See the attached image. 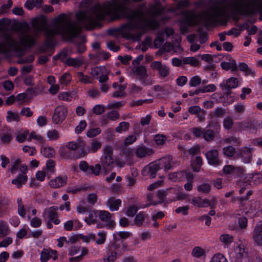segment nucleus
Returning a JSON list of instances; mask_svg holds the SVG:
<instances>
[{"label":"nucleus","instance_id":"nucleus-1","mask_svg":"<svg viewBox=\"0 0 262 262\" xmlns=\"http://www.w3.org/2000/svg\"><path fill=\"white\" fill-rule=\"evenodd\" d=\"M130 0H112L103 7L96 6L76 13L77 21L72 20L70 17L64 13L55 18L52 23V28L47 25L45 20L34 23V31L31 34L30 27L27 23L23 24V46L31 47L35 43V37L43 32L46 37L45 45L51 48L55 43V36L60 35L66 39H72L80 32L81 27L91 29L100 25V21L106 16H114L118 18H125L126 24L120 27L111 29L109 34L118 36H122L126 39L139 40L143 35L142 32H135L136 28L144 30L145 25L151 27L157 26L154 20H145L143 12L134 11L128 6Z\"/></svg>","mask_w":262,"mask_h":262},{"label":"nucleus","instance_id":"nucleus-2","mask_svg":"<svg viewBox=\"0 0 262 262\" xmlns=\"http://www.w3.org/2000/svg\"><path fill=\"white\" fill-rule=\"evenodd\" d=\"M242 10V5L229 2L227 4L220 1L215 2L209 11H204L198 14L194 11L184 13L186 20L189 26H194L201 21L207 25L215 24L221 21V19L230 12H238Z\"/></svg>","mask_w":262,"mask_h":262},{"label":"nucleus","instance_id":"nucleus-3","mask_svg":"<svg viewBox=\"0 0 262 262\" xmlns=\"http://www.w3.org/2000/svg\"><path fill=\"white\" fill-rule=\"evenodd\" d=\"M103 153L101 158V166L105 172L112 170L114 166L113 158V149L111 146H106L103 148Z\"/></svg>","mask_w":262,"mask_h":262},{"label":"nucleus","instance_id":"nucleus-4","mask_svg":"<svg viewBox=\"0 0 262 262\" xmlns=\"http://www.w3.org/2000/svg\"><path fill=\"white\" fill-rule=\"evenodd\" d=\"M167 195L169 202L182 201L188 198V195L183 191L182 188L180 186L167 189Z\"/></svg>","mask_w":262,"mask_h":262},{"label":"nucleus","instance_id":"nucleus-5","mask_svg":"<svg viewBox=\"0 0 262 262\" xmlns=\"http://www.w3.org/2000/svg\"><path fill=\"white\" fill-rule=\"evenodd\" d=\"M150 67L154 71H157L160 78L167 77L170 74V68L166 64L162 63L160 61H155L151 63Z\"/></svg>","mask_w":262,"mask_h":262},{"label":"nucleus","instance_id":"nucleus-6","mask_svg":"<svg viewBox=\"0 0 262 262\" xmlns=\"http://www.w3.org/2000/svg\"><path fill=\"white\" fill-rule=\"evenodd\" d=\"M160 168L167 171L173 169L179 163L177 161H173L172 156L167 155L157 161Z\"/></svg>","mask_w":262,"mask_h":262},{"label":"nucleus","instance_id":"nucleus-7","mask_svg":"<svg viewBox=\"0 0 262 262\" xmlns=\"http://www.w3.org/2000/svg\"><path fill=\"white\" fill-rule=\"evenodd\" d=\"M80 169L88 174H93L95 176H98L101 170V165L97 164L95 166L89 165L85 161H81L79 163Z\"/></svg>","mask_w":262,"mask_h":262},{"label":"nucleus","instance_id":"nucleus-8","mask_svg":"<svg viewBox=\"0 0 262 262\" xmlns=\"http://www.w3.org/2000/svg\"><path fill=\"white\" fill-rule=\"evenodd\" d=\"M205 157L209 164L218 166L222 164V160L219 158V151L217 149H213L207 151Z\"/></svg>","mask_w":262,"mask_h":262},{"label":"nucleus","instance_id":"nucleus-9","mask_svg":"<svg viewBox=\"0 0 262 262\" xmlns=\"http://www.w3.org/2000/svg\"><path fill=\"white\" fill-rule=\"evenodd\" d=\"M67 113L68 111L66 107L63 105H59L55 108L52 117L53 122L56 124L61 123L64 120Z\"/></svg>","mask_w":262,"mask_h":262},{"label":"nucleus","instance_id":"nucleus-10","mask_svg":"<svg viewBox=\"0 0 262 262\" xmlns=\"http://www.w3.org/2000/svg\"><path fill=\"white\" fill-rule=\"evenodd\" d=\"M99 219L105 224L107 228H112L115 225V222L112 216L108 211L105 210H99Z\"/></svg>","mask_w":262,"mask_h":262},{"label":"nucleus","instance_id":"nucleus-11","mask_svg":"<svg viewBox=\"0 0 262 262\" xmlns=\"http://www.w3.org/2000/svg\"><path fill=\"white\" fill-rule=\"evenodd\" d=\"M84 144L81 139H78L76 142H69L66 145V147L70 150L75 151L78 148H80L82 150L81 153L76 156V158L84 157L88 154L86 151H84Z\"/></svg>","mask_w":262,"mask_h":262},{"label":"nucleus","instance_id":"nucleus-12","mask_svg":"<svg viewBox=\"0 0 262 262\" xmlns=\"http://www.w3.org/2000/svg\"><path fill=\"white\" fill-rule=\"evenodd\" d=\"M162 13V10L161 9H159V8H157V9H156L152 13V14L151 15V16L150 17H147V15L144 13H144V19L145 20H155L157 23V26L155 27H150V26H146V25H145V28L144 29V30H142L140 28H136L135 29V32H143V34L145 33V32H146V29L147 28H150V29H155L156 28H157L159 26V22L155 18V16H158L159 15H160L161 13Z\"/></svg>","mask_w":262,"mask_h":262},{"label":"nucleus","instance_id":"nucleus-13","mask_svg":"<svg viewBox=\"0 0 262 262\" xmlns=\"http://www.w3.org/2000/svg\"><path fill=\"white\" fill-rule=\"evenodd\" d=\"M253 151L254 149L253 148H250L247 146L243 147L240 149L239 156L244 163H249L251 162L252 152Z\"/></svg>","mask_w":262,"mask_h":262},{"label":"nucleus","instance_id":"nucleus-14","mask_svg":"<svg viewBox=\"0 0 262 262\" xmlns=\"http://www.w3.org/2000/svg\"><path fill=\"white\" fill-rule=\"evenodd\" d=\"M161 168L156 161L146 166L142 170V174L143 175H148L150 178H154L157 172Z\"/></svg>","mask_w":262,"mask_h":262},{"label":"nucleus","instance_id":"nucleus-15","mask_svg":"<svg viewBox=\"0 0 262 262\" xmlns=\"http://www.w3.org/2000/svg\"><path fill=\"white\" fill-rule=\"evenodd\" d=\"M244 6L252 13L260 11L262 10V0H248Z\"/></svg>","mask_w":262,"mask_h":262},{"label":"nucleus","instance_id":"nucleus-16","mask_svg":"<svg viewBox=\"0 0 262 262\" xmlns=\"http://www.w3.org/2000/svg\"><path fill=\"white\" fill-rule=\"evenodd\" d=\"M132 71L136 78L142 80L144 78H147L148 74L147 70L145 66L140 65L134 67L132 68Z\"/></svg>","mask_w":262,"mask_h":262},{"label":"nucleus","instance_id":"nucleus-17","mask_svg":"<svg viewBox=\"0 0 262 262\" xmlns=\"http://www.w3.org/2000/svg\"><path fill=\"white\" fill-rule=\"evenodd\" d=\"M252 237L256 245H262V221L255 226L253 230Z\"/></svg>","mask_w":262,"mask_h":262},{"label":"nucleus","instance_id":"nucleus-18","mask_svg":"<svg viewBox=\"0 0 262 262\" xmlns=\"http://www.w3.org/2000/svg\"><path fill=\"white\" fill-rule=\"evenodd\" d=\"M68 178L66 175H60L49 182V186L54 188H57L66 185Z\"/></svg>","mask_w":262,"mask_h":262},{"label":"nucleus","instance_id":"nucleus-19","mask_svg":"<svg viewBox=\"0 0 262 262\" xmlns=\"http://www.w3.org/2000/svg\"><path fill=\"white\" fill-rule=\"evenodd\" d=\"M55 260L57 258V251L52 249H43L40 253V260L41 262L47 261L49 258Z\"/></svg>","mask_w":262,"mask_h":262},{"label":"nucleus","instance_id":"nucleus-20","mask_svg":"<svg viewBox=\"0 0 262 262\" xmlns=\"http://www.w3.org/2000/svg\"><path fill=\"white\" fill-rule=\"evenodd\" d=\"M134 152L137 157L143 158L151 155L154 153V151L151 148L145 146H140L135 149Z\"/></svg>","mask_w":262,"mask_h":262},{"label":"nucleus","instance_id":"nucleus-21","mask_svg":"<svg viewBox=\"0 0 262 262\" xmlns=\"http://www.w3.org/2000/svg\"><path fill=\"white\" fill-rule=\"evenodd\" d=\"M121 200L112 197L106 202V206L111 211H117L121 205Z\"/></svg>","mask_w":262,"mask_h":262},{"label":"nucleus","instance_id":"nucleus-22","mask_svg":"<svg viewBox=\"0 0 262 262\" xmlns=\"http://www.w3.org/2000/svg\"><path fill=\"white\" fill-rule=\"evenodd\" d=\"M99 217V210H93L89 212V215L84 219L85 222L89 225L97 224V217Z\"/></svg>","mask_w":262,"mask_h":262},{"label":"nucleus","instance_id":"nucleus-23","mask_svg":"<svg viewBox=\"0 0 262 262\" xmlns=\"http://www.w3.org/2000/svg\"><path fill=\"white\" fill-rule=\"evenodd\" d=\"M191 203L199 208L206 207L210 205V201L207 199H202L201 197L195 196L191 199Z\"/></svg>","mask_w":262,"mask_h":262},{"label":"nucleus","instance_id":"nucleus-24","mask_svg":"<svg viewBox=\"0 0 262 262\" xmlns=\"http://www.w3.org/2000/svg\"><path fill=\"white\" fill-rule=\"evenodd\" d=\"M238 83V80L236 78L231 77L226 80L225 84H220V86L222 89L228 90L237 87Z\"/></svg>","mask_w":262,"mask_h":262},{"label":"nucleus","instance_id":"nucleus-25","mask_svg":"<svg viewBox=\"0 0 262 262\" xmlns=\"http://www.w3.org/2000/svg\"><path fill=\"white\" fill-rule=\"evenodd\" d=\"M58 208L57 206H52L48 209L45 210L43 212V217L45 218H48L49 220L52 221L57 216V213L56 210Z\"/></svg>","mask_w":262,"mask_h":262},{"label":"nucleus","instance_id":"nucleus-26","mask_svg":"<svg viewBox=\"0 0 262 262\" xmlns=\"http://www.w3.org/2000/svg\"><path fill=\"white\" fill-rule=\"evenodd\" d=\"M83 63V58L82 56L74 58H68L66 61V63L71 67L75 68H79L81 67Z\"/></svg>","mask_w":262,"mask_h":262},{"label":"nucleus","instance_id":"nucleus-27","mask_svg":"<svg viewBox=\"0 0 262 262\" xmlns=\"http://www.w3.org/2000/svg\"><path fill=\"white\" fill-rule=\"evenodd\" d=\"M191 254L194 258L202 259L206 257V251L204 248L196 246L192 249Z\"/></svg>","mask_w":262,"mask_h":262},{"label":"nucleus","instance_id":"nucleus-28","mask_svg":"<svg viewBox=\"0 0 262 262\" xmlns=\"http://www.w3.org/2000/svg\"><path fill=\"white\" fill-rule=\"evenodd\" d=\"M243 170V168L241 167H235L231 165H226L223 168L224 173L228 174L241 173Z\"/></svg>","mask_w":262,"mask_h":262},{"label":"nucleus","instance_id":"nucleus-29","mask_svg":"<svg viewBox=\"0 0 262 262\" xmlns=\"http://www.w3.org/2000/svg\"><path fill=\"white\" fill-rule=\"evenodd\" d=\"M17 204L18 214L22 217H25L26 211L30 209V207L25 206L21 198H17Z\"/></svg>","mask_w":262,"mask_h":262},{"label":"nucleus","instance_id":"nucleus-30","mask_svg":"<svg viewBox=\"0 0 262 262\" xmlns=\"http://www.w3.org/2000/svg\"><path fill=\"white\" fill-rule=\"evenodd\" d=\"M13 132L10 129L2 133L0 136L1 142L6 145L9 144L13 140Z\"/></svg>","mask_w":262,"mask_h":262},{"label":"nucleus","instance_id":"nucleus-31","mask_svg":"<svg viewBox=\"0 0 262 262\" xmlns=\"http://www.w3.org/2000/svg\"><path fill=\"white\" fill-rule=\"evenodd\" d=\"M185 170L170 173L168 178L173 182L182 181L184 180Z\"/></svg>","mask_w":262,"mask_h":262},{"label":"nucleus","instance_id":"nucleus-32","mask_svg":"<svg viewBox=\"0 0 262 262\" xmlns=\"http://www.w3.org/2000/svg\"><path fill=\"white\" fill-rule=\"evenodd\" d=\"M221 143L223 144H233L236 146H240L242 141L239 138L232 136H229L221 140Z\"/></svg>","mask_w":262,"mask_h":262},{"label":"nucleus","instance_id":"nucleus-33","mask_svg":"<svg viewBox=\"0 0 262 262\" xmlns=\"http://www.w3.org/2000/svg\"><path fill=\"white\" fill-rule=\"evenodd\" d=\"M216 136V133L211 129H204L203 138L207 142H212Z\"/></svg>","mask_w":262,"mask_h":262},{"label":"nucleus","instance_id":"nucleus-34","mask_svg":"<svg viewBox=\"0 0 262 262\" xmlns=\"http://www.w3.org/2000/svg\"><path fill=\"white\" fill-rule=\"evenodd\" d=\"M221 67L225 70H228L231 69V71L234 72L237 70V66L235 60L232 59L230 62L223 61L221 63Z\"/></svg>","mask_w":262,"mask_h":262},{"label":"nucleus","instance_id":"nucleus-35","mask_svg":"<svg viewBox=\"0 0 262 262\" xmlns=\"http://www.w3.org/2000/svg\"><path fill=\"white\" fill-rule=\"evenodd\" d=\"M110 56L108 53L104 51H99L95 54H90V57L91 59H96L98 60H106Z\"/></svg>","mask_w":262,"mask_h":262},{"label":"nucleus","instance_id":"nucleus-36","mask_svg":"<svg viewBox=\"0 0 262 262\" xmlns=\"http://www.w3.org/2000/svg\"><path fill=\"white\" fill-rule=\"evenodd\" d=\"M167 195V190L166 191L164 190H159L157 191L155 194V196L158 199V201H153L150 203V205H156L158 203H161L164 201L166 196Z\"/></svg>","mask_w":262,"mask_h":262},{"label":"nucleus","instance_id":"nucleus-37","mask_svg":"<svg viewBox=\"0 0 262 262\" xmlns=\"http://www.w3.org/2000/svg\"><path fill=\"white\" fill-rule=\"evenodd\" d=\"M117 249V245L113 246L110 248L107 253V257L104 259L105 262H113L117 258V252L115 251Z\"/></svg>","mask_w":262,"mask_h":262},{"label":"nucleus","instance_id":"nucleus-38","mask_svg":"<svg viewBox=\"0 0 262 262\" xmlns=\"http://www.w3.org/2000/svg\"><path fill=\"white\" fill-rule=\"evenodd\" d=\"M197 190L200 193L208 194L211 190V185L208 183H202L198 185Z\"/></svg>","mask_w":262,"mask_h":262},{"label":"nucleus","instance_id":"nucleus-39","mask_svg":"<svg viewBox=\"0 0 262 262\" xmlns=\"http://www.w3.org/2000/svg\"><path fill=\"white\" fill-rule=\"evenodd\" d=\"M77 79L82 83L88 84L92 83V78L90 77L84 75L81 72H78L76 73Z\"/></svg>","mask_w":262,"mask_h":262},{"label":"nucleus","instance_id":"nucleus-40","mask_svg":"<svg viewBox=\"0 0 262 262\" xmlns=\"http://www.w3.org/2000/svg\"><path fill=\"white\" fill-rule=\"evenodd\" d=\"M55 150L52 147L42 146L41 148V153L47 158L53 157L55 155Z\"/></svg>","mask_w":262,"mask_h":262},{"label":"nucleus","instance_id":"nucleus-41","mask_svg":"<svg viewBox=\"0 0 262 262\" xmlns=\"http://www.w3.org/2000/svg\"><path fill=\"white\" fill-rule=\"evenodd\" d=\"M47 136L50 141H56L60 138V133L56 129H52L47 132Z\"/></svg>","mask_w":262,"mask_h":262},{"label":"nucleus","instance_id":"nucleus-42","mask_svg":"<svg viewBox=\"0 0 262 262\" xmlns=\"http://www.w3.org/2000/svg\"><path fill=\"white\" fill-rule=\"evenodd\" d=\"M220 240L224 245L228 247L233 242V237L230 234H224L220 236Z\"/></svg>","mask_w":262,"mask_h":262},{"label":"nucleus","instance_id":"nucleus-43","mask_svg":"<svg viewBox=\"0 0 262 262\" xmlns=\"http://www.w3.org/2000/svg\"><path fill=\"white\" fill-rule=\"evenodd\" d=\"M147 217L146 214L142 212H140L137 214L135 218V224L138 226H141L143 225V223Z\"/></svg>","mask_w":262,"mask_h":262},{"label":"nucleus","instance_id":"nucleus-44","mask_svg":"<svg viewBox=\"0 0 262 262\" xmlns=\"http://www.w3.org/2000/svg\"><path fill=\"white\" fill-rule=\"evenodd\" d=\"M183 63L190 64L192 66L197 67L200 64L199 61L195 57H185L183 59Z\"/></svg>","mask_w":262,"mask_h":262},{"label":"nucleus","instance_id":"nucleus-45","mask_svg":"<svg viewBox=\"0 0 262 262\" xmlns=\"http://www.w3.org/2000/svg\"><path fill=\"white\" fill-rule=\"evenodd\" d=\"M71 75L68 73H64L59 78V83L61 85L67 86L71 82Z\"/></svg>","mask_w":262,"mask_h":262},{"label":"nucleus","instance_id":"nucleus-46","mask_svg":"<svg viewBox=\"0 0 262 262\" xmlns=\"http://www.w3.org/2000/svg\"><path fill=\"white\" fill-rule=\"evenodd\" d=\"M203 163V160L201 157L197 156L195 159L192 161L191 165L193 169L195 171H199Z\"/></svg>","mask_w":262,"mask_h":262},{"label":"nucleus","instance_id":"nucleus-47","mask_svg":"<svg viewBox=\"0 0 262 262\" xmlns=\"http://www.w3.org/2000/svg\"><path fill=\"white\" fill-rule=\"evenodd\" d=\"M223 155L228 158L233 157L235 154V149L232 146H227L223 148Z\"/></svg>","mask_w":262,"mask_h":262},{"label":"nucleus","instance_id":"nucleus-48","mask_svg":"<svg viewBox=\"0 0 262 262\" xmlns=\"http://www.w3.org/2000/svg\"><path fill=\"white\" fill-rule=\"evenodd\" d=\"M129 123L127 122H121L116 127L115 131L118 133H122L123 132L127 131L129 127Z\"/></svg>","mask_w":262,"mask_h":262},{"label":"nucleus","instance_id":"nucleus-49","mask_svg":"<svg viewBox=\"0 0 262 262\" xmlns=\"http://www.w3.org/2000/svg\"><path fill=\"white\" fill-rule=\"evenodd\" d=\"M77 224V226L75 228L76 229L79 228L81 227V224L77 221H68L66 222L64 224V228L67 231H71L73 229L74 224Z\"/></svg>","mask_w":262,"mask_h":262},{"label":"nucleus","instance_id":"nucleus-50","mask_svg":"<svg viewBox=\"0 0 262 262\" xmlns=\"http://www.w3.org/2000/svg\"><path fill=\"white\" fill-rule=\"evenodd\" d=\"M210 262H228V260L223 254L216 253L212 256Z\"/></svg>","mask_w":262,"mask_h":262},{"label":"nucleus","instance_id":"nucleus-51","mask_svg":"<svg viewBox=\"0 0 262 262\" xmlns=\"http://www.w3.org/2000/svg\"><path fill=\"white\" fill-rule=\"evenodd\" d=\"M28 135V130H21L17 133L16 139L18 142L23 143L26 140Z\"/></svg>","mask_w":262,"mask_h":262},{"label":"nucleus","instance_id":"nucleus-52","mask_svg":"<svg viewBox=\"0 0 262 262\" xmlns=\"http://www.w3.org/2000/svg\"><path fill=\"white\" fill-rule=\"evenodd\" d=\"M216 90V86L214 84H210L200 88L201 93L213 92Z\"/></svg>","mask_w":262,"mask_h":262},{"label":"nucleus","instance_id":"nucleus-53","mask_svg":"<svg viewBox=\"0 0 262 262\" xmlns=\"http://www.w3.org/2000/svg\"><path fill=\"white\" fill-rule=\"evenodd\" d=\"M9 227L7 224L3 221L0 222V237L6 236L8 233Z\"/></svg>","mask_w":262,"mask_h":262},{"label":"nucleus","instance_id":"nucleus-54","mask_svg":"<svg viewBox=\"0 0 262 262\" xmlns=\"http://www.w3.org/2000/svg\"><path fill=\"white\" fill-rule=\"evenodd\" d=\"M105 67H96L92 69L91 75L96 78H98L101 74H102L103 71L105 70Z\"/></svg>","mask_w":262,"mask_h":262},{"label":"nucleus","instance_id":"nucleus-55","mask_svg":"<svg viewBox=\"0 0 262 262\" xmlns=\"http://www.w3.org/2000/svg\"><path fill=\"white\" fill-rule=\"evenodd\" d=\"M101 146V143L96 140H93L91 144V148L88 149V152H95Z\"/></svg>","mask_w":262,"mask_h":262},{"label":"nucleus","instance_id":"nucleus-56","mask_svg":"<svg viewBox=\"0 0 262 262\" xmlns=\"http://www.w3.org/2000/svg\"><path fill=\"white\" fill-rule=\"evenodd\" d=\"M234 124L233 119L230 117H226L223 120V126L226 129H231Z\"/></svg>","mask_w":262,"mask_h":262},{"label":"nucleus","instance_id":"nucleus-57","mask_svg":"<svg viewBox=\"0 0 262 262\" xmlns=\"http://www.w3.org/2000/svg\"><path fill=\"white\" fill-rule=\"evenodd\" d=\"M139 236L142 241L149 240L152 237L151 232L149 230L144 231L139 234Z\"/></svg>","mask_w":262,"mask_h":262},{"label":"nucleus","instance_id":"nucleus-58","mask_svg":"<svg viewBox=\"0 0 262 262\" xmlns=\"http://www.w3.org/2000/svg\"><path fill=\"white\" fill-rule=\"evenodd\" d=\"M204 129H202L200 127H193L190 129V131L193 136L196 138L202 137L203 136Z\"/></svg>","mask_w":262,"mask_h":262},{"label":"nucleus","instance_id":"nucleus-59","mask_svg":"<svg viewBox=\"0 0 262 262\" xmlns=\"http://www.w3.org/2000/svg\"><path fill=\"white\" fill-rule=\"evenodd\" d=\"M80 238L83 242L86 243H89L91 241H94L95 239L96 235L94 233H89L86 235L80 234L79 235Z\"/></svg>","mask_w":262,"mask_h":262},{"label":"nucleus","instance_id":"nucleus-60","mask_svg":"<svg viewBox=\"0 0 262 262\" xmlns=\"http://www.w3.org/2000/svg\"><path fill=\"white\" fill-rule=\"evenodd\" d=\"M201 82V79L199 76H194L190 78L189 85L191 87H195L200 84Z\"/></svg>","mask_w":262,"mask_h":262},{"label":"nucleus","instance_id":"nucleus-61","mask_svg":"<svg viewBox=\"0 0 262 262\" xmlns=\"http://www.w3.org/2000/svg\"><path fill=\"white\" fill-rule=\"evenodd\" d=\"M106 115L107 116V118H108L111 121H116L120 117L119 112L116 110H112L107 112Z\"/></svg>","mask_w":262,"mask_h":262},{"label":"nucleus","instance_id":"nucleus-62","mask_svg":"<svg viewBox=\"0 0 262 262\" xmlns=\"http://www.w3.org/2000/svg\"><path fill=\"white\" fill-rule=\"evenodd\" d=\"M58 98L60 100L69 102L72 100V96L70 93L64 92H61L59 94Z\"/></svg>","mask_w":262,"mask_h":262},{"label":"nucleus","instance_id":"nucleus-63","mask_svg":"<svg viewBox=\"0 0 262 262\" xmlns=\"http://www.w3.org/2000/svg\"><path fill=\"white\" fill-rule=\"evenodd\" d=\"M166 140V137L165 136L163 135H156L154 137V140L156 142V144L159 145H163Z\"/></svg>","mask_w":262,"mask_h":262},{"label":"nucleus","instance_id":"nucleus-64","mask_svg":"<svg viewBox=\"0 0 262 262\" xmlns=\"http://www.w3.org/2000/svg\"><path fill=\"white\" fill-rule=\"evenodd\" d=\"M20 162V160L19 159H15L14 161L12 162L11 167L9 169V171L12 173H15L16 172L17 169L19 167Z\"/></svg>","mask_w":262,"mask_h":262}]
</instances>
